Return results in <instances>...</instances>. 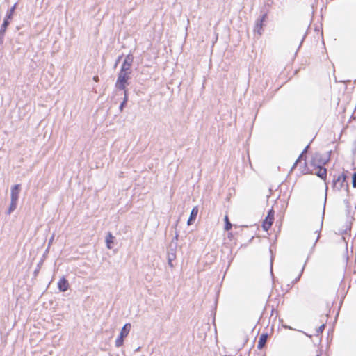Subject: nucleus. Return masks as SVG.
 <instances>
[{
    "label": "nucleus",
    "instance_id": "23",
    "mask_svg": "<svg viewBox=\"0 0 356 356\" xmlns=\"http://www.w3.org/2000/svg\"><path fill=\"white\" fill-rule=\"evenodd\" d=\"M323 219V217L322 218V220ZM322 225H323V220L321 221V227H320V229L319 231L318 230H316L315 232H318V236L315 241V243L314 244V246L315 245V244L317 243V241H318L319 238H320V231L322 229Z\"/></svg>",
    "mask_w": 356,
    "mask_h": 356
},
{
    "label": "nucleus",
    "instance_id": "42",
    "mask_svg": "<svg viewBox=\"0 0 356 356\" xmlns=\"http://www.w3.org/2000/svg\"><path fill=\"white\" fill-rule=\"evenodd\" d=\"M270 252L272 254V249H271V248H270Z\"/></svg>",
    "mask_w": 356,
    "mask_h": 356
},
{
    "label": "nucleus",
    "instance_id": "1",
    "mask_svg": "<svg viewBox=\"0 0 356 356\" xmlns=\"http://www.w3.org/2000/svg\"><path fill=\"white\" fill-rule=\"evenodd\" d=\"M17 3H15L10 9L8 10L5 17L3 19V23L0 27V44H2L3 42V38L5 35V33L8 26L10 24V21L12 19L15 10L16 9Z\"/></svg>",
    "mask_w": 356,
    "mask_h": 356
},
{
    "label": "nucleus",
    "instance_id": "43",
    "mask_svg": "<svg viewBox=\"0 0 356 356\" xmlns=\"http://www.w3.org/2000/svg\"><path fill=\"white\" fill-rule=\"evenodd\" d=\"M316 356H321V355H320V354H318V355H316Z\"/></svg>",
    "mask_w": 356,
    "mask_h": 356
},
{
    "label": "nucleus",
    "instance_id": "9",
    "mask_svg": "<svg viewBox=\"0 0 356 356\" xmlns=\"http://www.w3.org/2000/svg\"><path fill=\"white\" fill-rule=\"evenodd\" d=\"M20 189V184H15L14 186H12L10 191V200L18 201Z\"/></svg>",
    "mask_w": 356,
    "mask_h": 356
},
{
    "label": "nucleus",
    "instance_id": "18",
    "mask_svg": "<svg viewBox=\"0 0 356 356\" xmlns=\"http://www.w3.org/2000/svg\"><path fill=\"white\" fill-rule=\"evenodd\" d=\"M133 61H134V56H133V55L131 54H127L125 56L124 60V62L128 63H129L131 65H132Z\"/></svg>",
    "mask_w": 356,
    "mask_h": 356
},
{
    "label": "nucleus",
    "instance_id": "34",
    "mask_svg": "<svg viewBox=\"0 0 356 356\" xmlns=\"http://www.w3.org/2000/svg\"><path fill=\"white\" fill-rule=\"evenodd\" d=\"M172 260H168V264L170 267L172 268L174 266L173 264H172Z\"/></svg>",
    "mask_w": 356,
    "mask_h": 356
},
{
    "label": "nucleus",
    "instance_id": "5",
    "mask_svg": "<svg viewBox=\"0 0 356 356\" xmlns=\"http://www.w3.org/2000/svg\"><path fill=\"white\" fill-rule=\"evenodd\" d=\"M131 325L127 323L122 327L120 334L115 340V346L119 348L123 345L124 339L129 334Z\"/></svg>",
    "mask_w": 356,
    "mask_h": 356
},
{
    "label": "nucleus",
    "instance_id": "6",
    "mask_svg": "<svg viewBox=\"0 0 356 356\" xmlns=\"http://www.w3.org/2000/svg\"><path fill=\"white\" fill-rule=\"evenodd\" d=\"M268 17V13L266 11H261L260 17L256 20L254 32L257 33L258 35H261L263 32V26L264 22Z\"/></svg>",
    "mask_w": 356,
    "mask_h": 356
},
{
    "label": "nucleus",
    "instance_id": "3",
    "mask_svg": "<svg viewBox=\"0 0 356 356\" xmlns=\"http://www.w3.org/2000/svg\"><path fill=\"white\" fill-rule=\"evenodd\" d=\"M347 176L343 172L337 177L334 176L332 179V188L338 191H341L343 187L348 188L346 181Z\"/></svg>",
    "mask_w": 356,
    "mask_h": 356
},
{
    "label": "nucleus",
    "instance_id": "35",
    "mask_svg": "<svg viewBox=\"0 0 356 356\" xmlns=\"http://www.w3.org/2000/svg\"><path fill=\"white\" fill-rule=\"evenodd\" d=\"M282 326H283L285 329L293 330V328H292L291 326L285 325H283Z\"/></svg>",
    "mask_w": 356,
    "mask_h": 356
},
{
    "label": "nucleus",
    "instance_id": "36",
    "mask_svg": "<svg viewBox=\"0 0 356 356\" xmlns=\"http://www.w3.org/2000/svg\"><path fill=\"white\" fill-rule=\"evenodd\" d=\"M122 56H123L122 55H120V56H119L118 57V59H117V60H116V63H117L118 62H119V61L121 60V58H122Z\"/></svg>",
    "mask_w": 356,
    "mask_h": 356
},
{
    "label": "nucleus",
    "instance_id": "22",
    "mask_svg": "<svg viewBox=\"0 0 356 356\" xmlns=\"http://www.w3.org/2000/svg\"><path fill=\"white\" fill-rule=\"evenodd\" d=\"M176 259V254L174 253H168L167 259L174 261Z\"/></svg>",
    "mask_w": 356,
    "mask_h": 356
},
{
    "label": "nucleus",
    "instance_id": "16",
    "mask_svg": "<svg viewBox=\"0 0 356 356\" xmlns=\"http://www.w3.org/2000/svg\"><path fill=\"white\" fill-rule=\"evenodd\" d=\"M308 259H309V257L307 258V259H306V261H305V264H304V265H303V266H302V268L301 269V271H300V274L298 275V276L292 281V282H291L292 285H293L295 283H296L297 282H298L300 280V277H301V276H302V273L304 272L305 267V265H306Z\"/></svg>",
    "mask_w": 356,
    "mask_h": 356
},
{
    "label": "nucleus",
    "instance_id": "10",
    "mask_svg": "<svg viewBox=\"0 0 356 356\" xmlns=\"http://www.w3.org/2000/svg\"><path fill=\"white\" fill-rule=\"evenodd\" d=\"M198 211H199V209H198L197 206H195L192 209L190 216H189V218L187 220L188 225H191L194 222V221L195 220V219L197 218Z\"/></svg>",
    "mask_w": 356,
    "mask_h": 356
},
{
    "label": "nucleus",
    "instance_id": "30",
    "mask_svg": "<svg viewBox=\"0 0 356 356\" xmlns=\"http://www.w3.org/2000/svg\"><path fill=\"white\" fill-rule=\"evenodd\" d=\"M176 251H177V249H173V248H169V250H168V253H174V254H176Z\"/></svg>",
    "mask_w": 356,
    "mask_h": 356
},
{
    "label": "nucleus",
    "instance_id": "4",
    "mask_svg": "<svg viewBox=\"0 0 356 356\" xmlns=\"http://www.w3.org/2000/svg\"><path fill=\"white\" fill-rule=\"evenodd\" d=\"M130 74L122 72H119L118 79L115 82V87L120 90H125L126 86L128 85V81L130 79Z\"/></svg>",
    "mask_w": 356,
    "mask_h": 356
},
{
    "label": "nucleus",
    "instance_id": "41",
    "mask_svg": "<svg viewBox=\"0 0 356 356\" xmlns=\"http://www.w3.org/2000/svg\"><path fill=\"white\" fill-rule=\"evenodd\" d=\"M273 312H274V309H272L271 315H273Z\"/></svg>",
    "mask_w": 356,
    "mask_h": 356
},
{
    "label": "nucleus",
    "instance_id": "24",
    "mask_svg": "<svg viewBox=\"0 0 356 356\" xmlns=\"http://www.w3.org/2000/svg\"><path fill=\"white\" fill-rule=\"evenodd\" d=\"M325 328V324H322L321 326L318 327V328L316 330L317 334H321L323 332Z\"/></svg>",
    "mask_w": 356,
    "mask_h": 356
},
{
    "label": "nucleus",
    "instance_id": "27",
    "mask_svg": "<svg viewBox=\"0 0 356 356\" xmlns=\"http://www.w3.org/2000/svg\"><path fill=\"white\" fill-rule=\"evenodd\" d=\"M179 234L177 232L175 233V236L173 237L170 243H177Z\"/></svg>",
    "mask_w": 356,
    "mask_h": 356
},
{
    "label": "nucleus",
    "instance_id": "38",
    "mask_svg": "<svg viewBox=\"0 0 356 356\" xmlns=\"http://www.w3.org/2000/svg\"><path fill=\"white\" fill-rule=\"evenodd\" d=\"M53 240H54V236H51V238L49 239V245L52 243Z\"/></svg>",
    "mask_w": 356,
    "mask_h": 356
},
{
    "label": "nucleus",
    "instance_id": "19",
    "mask_svg": "<svg viewBox=\"0 0 356 356\" xmlns=\"http://www.w3.org/2000/svg\"><path fill=\"white\" fill-rule=\"evenodd\" d=\"M343 203H344L345 207L346 208L347 216H349L350 215V209L351 208L350 203L349 200H347V199H345L343 200Z\"/></svg>",
    "mask_w": 356,
    "mask_h": 356
},
{
    "label": "nucleus",
    "instance_id": "17",
    "mask_svg": "<svg viewBox=\"0 0 356 356\" xmlns=\"http://www.w3.org/2000/svg\"><path fill=\"white\" fill-rule=\"evenodd\" d=\"M42 264H43V260H42V259H41V260L39 261V263L38 264L36 268H35V270L33 271V275H34V277H35L38 275V274L39 273L40 270V268H41V266H42Z\"/></svg>",
    "mask_w": 356,
    "mask_h": 356
},
{
    "label": "nucleus",
    "instance_id": "32",
    "mask_svg": "<svg viewBox=\"0 0 356 356\" xmlns=\"http://www.w3.org/2000/svg\"><path fill=\"white\" fill-rule=\"evenodd\" d=\"M302 153L299 156V157L298 158V159L295 162L293 166L292 167V169L295 168L296 163L298 162L299 159H300L302 158Z\"/></svg>",
    "mask_w": 356,
    "mask_h": 356
},
{
    "label": "nucleus",
    "instance_id": "8",
    "mask_svg": "<svg viewBox=\"0 0 356 356\" xmlns=\"http://www.w3.org/2000/svg\"><path fill=\"white\" fill-rule=\"evenodd\" d=\"M58 289L61 292H65L68 290L69 282L65 277H62L58 282Z\"/></svg>",
    "mask_w": 356,
    "mask_h": 356
},
{
    "label": "nucleus",
    "instance_id": "2",
    "mask_svg": "<svg viewBox=\"0 0 356 356\" xmlns=\"http://www.w3.org/2000/svg\"><path fill=\"white\" fill-rule=\"evenodd\" d=\"M331 152V151H329L327 156H323L321 153L316 152L312 157L311 165L314 168L325 165L330 161Z\"/></svg>",
    "mask_w": 356,
    "mask_h": 356
},
{
    "label": "nucleus",
    "instance_id": "37",
    "mask_svg": "<svg viewBox=\"0 0 356 356\" xmlns=\"http://www.w3.org/2000/svg\"><path fill=\"white\" fill-rule=\"evenodd\" d=\"M327 186L326 185V188H325V202H326V198H327Z\"/></svg>",
    "mask_w": 356,
    "mask_h": 356
},
{
    "label": "nucleus",
    "instance_id": "12",
    "mask_svg": "<svg viewBox=\"0 0 356 356\" xmlns=\"http://www.w3.org/2000/svg\"><path fill=\"white\" fill-rule=\"evenodd\" d=\"M315 168L318 169V171L315 172V175L325 181L327 177V169L323 166Z\"/></svg>",
    "mask_w": 356,
    "mask_h": 356
},
{
    "label": "nucleus",
    "instance_id": "11",
    "mask_svg": "<svg viewBox=\"0 0 356 356\" xmlns=\"http://www.w3.org/2000/svg\"><path fill=\"white\" fill-rule=\"evenodd\" d=\"M268 338V333H262L260 335L259 341H258V343H257V348L259 350H261L265 346Z\"/></svg>",
    "mask_w": 356,
    "mask_h": 356
},
{
    "label": "nucleus",
    "instance_id": "21",
    "mask_svg": "<svg viewBox=\"0 0 356 356\" xmlns=\"http://www.w3.org/2000/svg\"><path fill=\"white\" fill-rule=\"evenodd\" d=\"M352 185L353 188H356V172L352 176Z\"/></svg>",
    "mask_w": 356,
    "mask_h": 356
},
{
    "label": "nucleus",
    "instance_id": "33",
    "mask_svg": "<svg viewBox=\"0 0 356 356\" xmlns=\"http://www.w3.org/2000/svg\"><path fill=\"white\" fill-rule=\"evenodd\" d=\"M273 256H271V259H270V273H271L272 275H273Z\"/></svg>",
    "mask_w": 356,
    "mask_h": 356
},
{
    "label": "nucleus",
    "instance_id": "29",
    "mask_svg": "<svg viewBox=\"0 0 356 356\" xmlns=\"http://www.w3.org/2000/svg\"><path fill=\"white\" fill-rule=\"evenodd\" d=\"M127 104L124 103V102H121L120 106H119V109L120 110V111H122L123 108L126 106Z\"/></svg>",
    "mask_w": 356,
    "mask_h": 356
},
{
    "label": "nucleus",
    "instance_id": "13",
    "mask_svg": "<svg viewBox=\"0 0 356 356\" xmlns=\"http://www.w3.org/2000/svg\"><path fill=\"white\" fill-rule=\"evenodd\" d=\"M114 239H115V237L112 235V234L111 232H108L106 236V240H105L106 247L108 249L113 248V243Z\"/></svg>",
    "mask_w": 356,
    "mask_h": 356
},
{
    "label": "nucleus",
    "instance_id": "25",
    "mask_svg": "<svg viewBox=\"0 0 356 356\" xmlns=\"http://www.w3.org/2000/svg\"><path fill=\"white\" fill-rule=\"evenodd\" d=\"M123 91H124V96L122 102H124V103L127 104V102H128V99H129L128 94H127V90L125 89V90H123Z\"/></svg>",
    "mask_w": 356,
    "mask_h": 356
},
{
    "label": "nucleus",
    "instance_id": "28",
    "mask_svg": "<svg viewBox=\"0 0 356 356\" xmlns=\"http://www.w3.org/2000/svg\"><path fill=\"white\" fill-rule=\"evenodd\" d=\"M170 248L177 249V243H170L169 245Z\"/></svg>",
    "mask_w": 356,
    "mask_h": 356
},
{
    "label": "nucleus",
    "instance_id": "31",
    "mask_svg": "<svg viewBox=\"0 0 356 356\" xmlns=\"http://www.w3.org/2000/svg\"><path fill=\"white\" fill-rule=\"evenodd\" d=\"M305 37H306V33H305V34L304 35V36L302 37V40H301V42H300V44H299V46H298V49L300 48V47L302 46V43H303V41H304V40H305Z\"/></svg>",
    "mask_w": 356,
    "mask_h": 356
},
{
    "label": "nucleus",
    "instance_id": "14",
    "mask_svg": "<svg viewBox=\"0 0 356 356\" xmlns=\"http://www.w3.org/2000/svg\"><path fill=\"white\" fill-rule=\"evenodd\" d=\"M131 65H132L123 61V63L121 65L120 72L131 74Z\"/></svg>",
    "mask_w": 356,
    "mask_h": 356
},
{
    "label": "nucleus",
    "instance_id": "26",
    "mask_svg": "<svg viewBox=\"0 0 356 356\" xmlns=\"http://www.w3.org/2000/svg\"><path fill=\"white\" fill-rule=\"evenodd\" d=\"M348 231H350V227L348 225H346V228L343 230H339V233L342 234L344 233H347Z\"/></svg>",
    "mask_w": 356,
    "mask_h": 356
},
{
    "label": "nucleus",
    "instance_id": "39",
    "mask_svg": "<svg viewBox=\"0 0 356 356\" xmlns=\"http://www.w3.org/2000/svg\"><path fill=\"white\" fill-rule=\"evenodd\" d=\"M309 145H307L306 146V147L305 148V149H304V151L302 152V153H303L305 151H306V150L307 149V148L309 147Z\"/></svg>",
    "mask_w": 356,
    "mask_h": 356
},
{
    "label": "nucleus",
    "instance_id": "15",
    "mask_svg": "<svg viewBox=\"0 0 356 356\" xmlns=\"http://www.w3.org/2000/svg\"><path fill=\"white\" fill-rule=\"evenodd\" d=\"M17 200H10V204L8 208V213L10 214L13 211H14L17 206Z\"/></svg>",
    "mask_w": 356,
    "mask_h": 356
},
{
    "label": "nucleus",
    "instance_id": "7",
    "mask_svg": "<svg viewBox=\"0 0 356 356\" xmlns=\"http://www.w3.org/2000/svg\"><path fill=\"white\" fill-rule=\"evenodd\" d=\"M274 213H275L273 209H270L268 211L267 216L264 220L261 225L264 231H268L272 226V224L274 220Z\"/></svg>",
    "mask_w": 356,
    "mask_h": 356
},
{
    "label": "nucleus",
    "instance_id": "20",
    "mask_svg": "<svg viewBox=\"0 0 356 356\" xmlns=\"http://www.w3.org/2000/svg\"><path fill=\"white\" fill-rule=\"evenodd\" d=\"M225 229L228 231L229 229H231L232 228V224L231 222L229 221L228 220V217L226 216L225 217Z\"/></svg>",
    "mask_w": 356,
    "mask_h": 356
},
{
    "label": "nucleus",
    "instance_id": "40",
    "mask_svg": "<svg viewBox=\"0 0 356 356\" xmlns=\"http://www.w3.org/2000/svg\"><path fill=\"white\" fill-rule=\"evenodd\" d=\"M94 80L95 81H97L98 80V77L97 76H94Z\"/></svg>",
    "mask_w": 356,
    "mask_h": 356
}]
</instances>
